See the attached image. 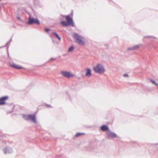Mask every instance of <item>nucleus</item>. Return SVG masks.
<instances>
[{
    "label": "nucleus",
    "mask_w": 158,
    "mask_h": 158,
    "mask_svg": "<svg viewBox=\"0 0 158 158\" xmlns=\"http://www.w3.org/2000/svg\"><path fill=\"white\" fill-rule=\"evenodd\" d=\"M67 22L62 21L60 22V23L63 26H68L69 25H71L72 26H74L75 25L73 22L72 18L70 17L69 15H67L65 17Z\"/></svg>",
    "instance_id": "nucleus-1"
},
{
    "label": "nucleus",
    "mask_w": 158,
    "mask_h": 158,
    "mask_svg": "<svg viewBox=\"0 0 158 158\" xmlns=\"http://www.w3.org/2000/svg\"><path fill=\"white\" fill-rule=\"evenodd\" d=\"M73 38L76 40V42L80 45H84L85 44L84 38L76 33L73 34Z\"/></svg>",
    "instance_id": "nucleus-2"
},
{
    "label": "nucleus",
    "mask_w": 158,
    "mask_h": 158,
    "mask_svg": "<svg viewBox=\"0 0 158 158\" xmlns=\"http://www.w3.org/2000/svg\"><path fill=\"white\" fill-rule=\"evenodd\" d=\"M94 71L97 73H102L105 71L104 68L101 64H98L93 68Z\"/></svg>",
    "instance_id": "nucleus-3"
},
{
    "label": "nucleus",
    "mask_w": 158,
    "mask_h": 158,
    "mask_svg": "<svg viewBox=\"0 0 158 158\" xmlns=\"http://www.w3.org/2000/svg\"><path fill=\"white\" fill-rule=\"evenodd\" d=\"M29 21L27 23L28 24H31L34 23H36L37 24H40V22L39 20L37 19H34L29 17L28 18Z\"/></svg>",
    "instance_id": "nucleus-4"
},
{
    "label": "nucleus",
    "mask_w": 158,
    "mask_h": 158,
    "mask_svg": "<svg viewBox=\"0 0 158 158\" xmlns=\"http://www.w3.org/2000/svg\"><path fill=\"white\" fill-rule=\"evenodd\" d=\"M9 99L7 96H4L0 98V105H3L6 104V101Z\"/></svg>",
    "instance_id": "nucleus-5"
},
{
    "label": "nucleus",
    "mask_w": 158,
    "mask_h": 158,
    "mask_svg": "<svg viewBox=\"0 0 158 158\" xmlns=\"http://www.w3.org/2000/svg\"><path fill=\"white\" fill-rule=\"evenodd\" d=\"M62 74L63 76L66 77L70 78L74 76V75L68 72H62Z\"/></svg>",
    "instance_id": "nucleus-6"
},
{
    "label": "nucleus",
    "mask_w": 158,
    "mask_h": 158,
    "mask_svg": "<svg viewBox=\"0 0 158 158\" xmlns=\"http://www.w3.org/2000/svg\"><path fill=\"white\" fill-rule=\"evenodd\" d=\"M26 119H30L34 122H36L35 116V115H29L27 116Z\"/></svg>",
    "instance_id": "nucleus-7"
},
{
    "label": "nucleus",
    "mask_w": 158,
    "mask_h": 158,
    "mask_svg": "<svg viewBox=\"0 0 158 158\" xmlns=\"http://www.w3.org/2000/svg\"><path fill=\"white\" fill-rule=\"evenodd\" d=\"M10 65L12 67L14 68H16L17 69H22V67L21 66L15 64L14 63H10Z\"/></svg>",
    "instance_id": "nucleus-8"
},
{
    "label": "nucleus",
    "mask_w": 158,
    "mask_h": 158,
    "mask_svg": "<svg viewBox=\"0 0 158 158\" xmlns=\"http://www.w3.org/2000/svg\"><path fill=\"white\" fill-rule=\"evenodd\" d=\"M106 134L108 137L111 138H114L117 137V135L115 133L109 131L107 132Z\"/></svg>",
    "instance_id": "nucleus-9"
},
{
    "label": "nucleus",
    "mask_w": 158,
    "mask_h": 158,
    "mask_svg": "<svg viewBox=\"0 0 158 158\" xmlns=\"http://www.w3.org/2000/svg\"><path fill=\"white\" fill-rule=\"evenodd\" d=\"M85 76L88 77H90L91 76V70L90 69L86 70Z\"/></svg>",
    "instance_id": "nucleus-10"
},
{
    "label": "nucleus",
    "mask_w": 158,
    "mask_h": 158,
    "mask_svg": "<svg viewBox=\"0 0 158 158\" xmlns=\"http://www.w3.org/2000/svg\"><path fill=\"white\" fill-rule=\"evenodd\" d=\"M101 130L104 131H107L108 130V127L106 125H103L101 127Z\"/></svg>",
    "instance_id": "nucleus-11"
},
{
    "label": "nucleus",
    "mask_w": 158,
    "mask_h": 158,
    "mask_svg": "<svg viewBox=\"0 0 158 158\" xmlns=\"http://www.w3.org/2000/svg\"><path fill=\"white\" fill-rule=\"evenodd\" d=\"M139 48V46L138 45H136L132 48H128V50H133L138 49Z\"/></svg>",
    "instance_id": "nucleus-12"
},
{
    "label": "nucleus",
    "mask_w": 158,
    "mask_h": 158,
    "mask_svg": "<svg viewBox=\"0 0 158 158\" xmlns=\"http://www.w3.org/2000/svg\"><path fill=\"white\" fill-rule=\"evenodd\" d=\"M85 134L84 133H77L75 135V136L76 137H77Z\"/></svg>",
    "instance_id": "nucleus-13"
},
{
    "label": "nucleus",
    "mask_w": 158,
    "mask_h": 158,
    "mask_svg": "<svg viewBox=\"0 0 158 158\" xmlns=\"http://www.w3.org/2000/svg\"><path fill=\"white\" fill-rule=\"evenodd\" d=\"M53 33L55 35L56 37L59 40H60H60L61 38H60V37L56 33L54 32Z\"/></svg>",
    "instance_id": "nucleus-14"
},
{
    "label": "nucleus",
    "mask_w": 158,
    "mask_h": 158,
    "mask_svg": "<svg viewBox=\"0 0 158 158\" xmlns=\"http://www.w3.org/2000/svg\"><path fill=\"white\" fill-rule=\"evenodd\" d=\"M74 47L73 46H71L68 49L69 52H71L74 50Z\"/></svg>",
    "instance_id": "nucleus-15"
},
{
    "label": "nucleus",
    "mask_w": 158,
    "mask_h": 158,
    "mask_svg": "<svg viewBox=\"0 0 158 158\" xmlns=\"http://www.w3.org/2000/svg\"><path fill=\"white\" fill-rule=\"evenodd\" d=\"M151 82L153 83V84H155V85H156L158 86V85L157 83H156L155 81H153V80H151Z\"/></svg>",
    "instance_id": "nucleus-16"
},
{
    "label": "nucleus",
    "mask_w": 158,
    "mask_h": 158,
    "mask_svg": "<svg viewBox=\"0 0 158 158\" xmlns=\"http://www.w3.org/2000/svg\"><path fill=\"white\" fill-rule=\"evenodd\" d=\"M45 31H46L47 32H48V31L50 30V29L48 28H46L45 29Z\"/></svg>",
    "instance_id": "nucleus-17"
},
{
    "label": "nucleus",
    "mask_w": 158,
    "mask_h": 158,
    "mask_svg": "<svg viewBox=\"0 0 158 158\" xmlns=\"http://www.w3.org/2000/svg\"><path fill=\"white\" fill-rule=\"evenodd\" d=\"M124 76H128V75H127V74H124Z\"/></svg>",
    "instance_id": "nucleus-18"
}]
</instances>
